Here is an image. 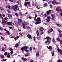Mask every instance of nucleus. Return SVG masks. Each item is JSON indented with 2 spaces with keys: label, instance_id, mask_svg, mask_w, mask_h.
Wrapping results in <instances>:
<instances>
[{
  "label": "nucleus",
  "instance_id": "1",
  "mask_svg": "<svg viewBox=\"0 0 62 62\" xmlns=\"http://www.w3.org/2000/svg\"><path fill=\"white\" fill-rule=\"evenodd\" d=\"M18 7V5H15L14 6H13L12 8L15 11H16L17 10V8Z\"/></svg>",
  "mask_w": 62,
  "mask_h": 62
},
{
  "label": "nucleus",
  "instance_id": "2",
  "mask_svg": "<svg viewBox=\"0 0 62 62\" xmlns=\"http://www.w3.org/2000/svg\"><path fill=\"white\" fill-rule=\"evenodd\" d=\"M57 51L59 53H60V55H62V50L61 49H60L59 48H58Z\"/></svg>",
  "mask_w": 62,
  "mask_h": 62
},
{
  "label": "nucleus",
  "instance_id": "3",
  "mask_svg": "<svg viewBox=\"0 0 62 62\" xmlns=\"http://www.w3.org/2000/svg\"><path fill=\"white\" fill-rule=\"evenodd\" d=\"M18 24H19V25L21 24V23H22V20L21 19H18Z\"/></svg>",
  "mask_w": 62,
  "mask_h": 62
},
{
  "label": "nucleus",
  "instance_id": "4",
  "mask_svg": "<svg viewBox=\"0 0 62 62\" xmlns=\"http://www.w3.org/2000/svg\"><path fill=\"white\" fill-rule=\"evenodd\" d=\"M47 19H46V22L48 23H49L50 21V18H51V17L50 16H47Z\"/></svg>",
  "mask_w": 62,
  "mask_h": 62
},
{
  "label": "nucleus",
  "instance_id": "5",
  "mask_svg": "<svg viewBox=\"0 0 62 62\" xmlns=\"http://www.w3.org/2000/svg\"><path fill=\"white\" fill-rule=\"evenodd\" d=\"M2 23L3 26H5L6 25V22L4 20H3L2 21Z\"/></svg>",
  "mask_w": 62,
  "mask_h": 62
},
{
  "label": "nucleus",
  "instance_id": "6",
  "mask_svg": "<svg viewBox=\"0 0 62 62\" xmlns=\"http://www.w3.org/2000/svg\"><path fill=\"white\" fill-rule=\"evenodd\" d=\"M50 43V41L47 40L45 42V44L46 45H48Z\"/></svg>",
  "mask_w": 62,
  "mask_h": 62
},
{
  "label": "nucleus",
  "instance_id": "7",
  "mask_svg": "<svg viewBox=\"0 0 62 62\" xmlns=\"http://www.w3.org/2000/svg\"><path fill=\"white\" fill-rule=\"evenodd\" d=\"M8 15L9 18L10 19L12 18V16L10 14H8Z\"/></svg>",
  "mask_w": 62,
  "mask_h": 62
},
{
  "label": "nucleus",
  "instance_id": "8",
  "mask_svg": "<svg viewBox=\"0 0 62 62\" xmlns=\"http://www.w3.org/2000/svg\"><path fill=\"white\" fill-rule=\"evenodd\" d=\"M7 24L9 25H12V22H9L6 23Z\"/></svg>",
  "mask_w": 62,
  "mask_h": 62
},
{
  "label": "nucleus",
  "instance_id": "9",
  "mask_svg": "<svg viewBox=\"0 0 62 62\" xmlns=\"http://www.w3.org/2000/svg\"><path fill=\"white\" fill-rule=\"evenodd\" d=\"M39 21H41V19L40 17H38L36 19V22H39Z\"/></svg>",
  "mask_w": 62,
  "mask_h": 62
},
{
  "label": "nucleus",
  "instance_id": "10",
  "mask_svg": "<svg viewBox=\"0 0 62 62\" xmlns=\"http://www.w3.org/2000/svg\"><path fill=\"white\" fill-rule=\"evenodd\" d=\"M27 37L29 39H31L32 38V36H31V35H30V34H28L27 35Z\"/></svg>",
  "mask_w": 62,
  "mask_h": 62
},
{
  "label": "nucleus",
  "instance_id": "11",
  "mask_svg": "<svg viewBox=\"0 0 62 62\" xmlns=\"http://www.w3.org/2000/svg\"><path fill=\"white\" fill-rule=\"evenodd\" d=\"M39 51L37 52L36 54V57H38L39 56Z\"/></svg>",
  "mask_w": 62,
  "mask_h": 62
},
{
  "label": "nucleus",
  "instance_id": "12",
  "mask_svg": "<svg viewBox=\"0 0 62 62\" xmlns=\"http://www.w3.org/2000/svg\"><path fill=\"white\" fill-rule=\"evenodd\" d=\"M6 8H8L10 9H12V7H11L9 5L7 6L6 7Z\"/></svg>",
  "mask_w": 62,
  "mask_h": 62
},
{
  "label": "nucleus",
  "instance_id": "13",
  "mask_svg": "<svg viewBox=\"0 0 62 62\" xmlns=\"http://www.w3.org/2000/svg\"><path fill=\"white\" fill-rule=\"evenodd\" d=\"M44 30V28L42 27L40 28L39 30L40 31H43Z\"/></svg>",
  "mask_w": 62,
  "mask_h": 62
},
{
  "label": "nucleus",
  "instance_id": "14",
  "mask_svg": "<svg viewBox=\"0 0 62 62\" xmlns=\"http://www.w3.org/2000/svg\"><path fill=\"white\" fill-rule=\"evenodd\" d=\"M36 34L37 35V36L38 37L39 36V31L37 30L36 31Z\"/></svg>",
  "mask_w": 62,
  "mask_h": 62
},
{
  "label": "nucleus",
  "instance_id": "15",
  "mask_svg": "<svg viewBox=\"0 0 62 62\" xmlns=\"http://www.w3.org/2000/svg\"><path fill=\"white\" fill-rule=\"evenodd\" d=\"M56 10L57 11L60 12V11H62V10L61 9H59L58 8H56Z\"/></svg>",
  "mask_w": 62,
  "mask_h": 62
},
{
  "label": "nucleus",
  "instance_id": "16",
  "mask_svg": "<svg viewBox=\"0 0 62 62\" xmlns=\"http://www.w3.org/2000/svg\"><path fill=\"white\" fill-rule=\"evenodd\" d=\"M47 32L48 34H50L51 32V30L49 29L47 31Z\"/></svg>",
  "mask_w": 62,
  "mask_h": 62
},
{
  "label": "nucleus",
  "instance_id": "17",
  "mask_svg": "<svg viewBox=\"0 0 62 62\" xmlns=\"http://www.w3.org/2000/svg\"><path fill=\"white\" fill-rule=\"evenodd\" d=\"M51 12V10H49L48 11H47V14H46L47 15H48H48H49L50 14V13Z\"/></svg>",
  "mask_w": 62,
  "mask_h": 62
},
{
  "label": "nucleus",
  "instance_id": "18",
  "mask_svg": "<svg viewBox=\"0 0 62 62\" xmlns=\"http://www.w3.org/2000/svg\"><path fill=\"white\" fill-rule=\"evenodd\" d=\"M21 59H22V60H23V61H26L27 60V59H26L23 57Z\"/></svg>",
  "mask_w": 62,
  "mask_h": 62
},
{
  "label": "nucleus",
  "instance_id": "19",
  "mask_svg": "<svg viewBox=\"0 0 62 62\" xmlns=\"http://www.w3.org/2000/svg\"><path fill=\"white\" fill-rule=\"evenodd\" d=\"M19 46V44H16V45H15V47L16 48H17Z\"/></svg>",
  "mask_w": 62,
  "mask_h": 62
},
{
  "label": "nucleus",
  "instance_id": "20",
  "mask_svg": "<svg viewBox=\"0 0 62 62\" xmlns=\"http://www.w3.org/2000/svg\"><path fill=\"white\" fill-rule=\"evenodd\" d=\"M0 50L1 51H5V49L4 48H2L0 49Z\"/></svg>",
  "mask_w": 62,
  "mask_h": 62
},
{
  "label": "nucleus",
  "instance_id": "21",
  "mask_svg": "<svg viewBox=\"0 0 62 62\" xmlns=\"http://www.w3.org/2000/svg\"><path fill=\"white\" fill-rule=\"evenodd\" d=\"M46 39L47 40H51V38L49 37H46Z\"/></svg>",
  "mask_w": 62,
  "mask_h": 62
},
{
  "label": "nucleus",
  "instance_id": "22",
  "mask_svg": "<svg viewBox=\"0 0 62 62\" xmlns=\"http://www.w3.org/2000/svg\"><path fill=\"white\" fill-rule=\"evenodd\" d=\"M61 40L60 39H59L58 38H57L56 39V40H57V41H60Z\"/></svg>",
  "mask_w": 62,
  "mask_h": 62
},
{
  "label": "nucleus",
  "instance_id": "23",
  "mask_svg": "<svg viewBox=\"0 0 62 62\" xmlns=\"http://www.w3.org/2000/svg\"><path fill=\"white\" fill-rule=\"evenodd\" d=\"M41 22L39 21V22H36L35 23V24L36 25L38 24H39V23H41Z\"/></svg>",
  "mask_w": 62,
  "mask_h": 62
},
{
  "label": "nucleus",
  "instance_id": "24",
  "mask_svg": "<svg viewBox=\"0 0 62 62\" xmlns=\"http://www.w3.org/2000/svg\"><path fill=\"white\" fill-rule=\"evenodd\" d=\"M21 50L22 51H23L24 50V47H23L21 48Z\"/></svg>",
  "mask_w": 62,
  "mask_h": 62
},
{
  "label": "nucleus",
  "instance_id": "25",
  "mask_svg": "<svg viewBox=\"0 0 62 62\" xmlns=\"http://www.w3.org/2000/svg\"><path fill=\"white\" fill-rule=\"evenodd\" d=\"M24 48L25 49H26L28 48V46H25L24 47Z\"/></svg>",
  "mask_w": 62,
  "mask_h": 62
},
{
  "label": "nucleus",
  "instance_id": "26",
  "mask_svg": "<svg viewBox=\"0 0 62 62\" xmlns=\"http://www.w3.org/2000/svg\"><path fill=\"white\" fill-rule=\"evenodd\" d=\"M54 51H53V52L52 53V56H54Z\"/></svg>",
  "mask_w": 62,
  "mask_h": 62
},
{
  "label": "nucleus",
  "instance_id": "27",
  "mask_svg": "<svg viewBox=\"0 0 62 62\" xmlns=\"http://www.w3.org/2000/svg\"><path fill=\"white\" fill-rule=\"evenodd\" d=\"M7 11L8 13H10V10L9 9H8L7 10Z\"/></svg>",
  "mask_w": 62,
  "mask_h": 62
},
{
  "label": "nucleus",
  "instance_id": "28",
  "mask_svg": "<svg viewBox=\"0 0 62 62\" xmlns=\"http://www.w3.org/2000/svg\"><path fill=\"white\" fill-rule=\"evenodd\" d=\"M26 28L28 29H30V27L28 26H27L26 27Z\"/></svg>",
  "mask_w": 62,
  "mask_h": 62
},
{
  "label": "nucleus",
  "instance_id": "29",
  "mask_svg": "<svg viewBox=\"0 0 62 62\" xmlns=\"http://www.w3.org/2000/svg\"><path fill=\"white\" fill-rule=\"evenodd\" d=\"M24 5L25 7H27V2H25Z\"/></svg>",
  "mask_w": 62,
  "mask_h": 62
},
{
  "label": "nucleus",
  "instance_id": "30",
  "mask_svg": "<svg viewBox=\"0 0 62 62\" xmlns=\"http://www.w3.org/2000/svg\"><path fill=\"white\" fill-rule=\"evenodd\" d=\"M7 31V34H8V35H10V34L9 33V31Z\"/></svg>",
  "mask_w": 62,
  "mask_h": 62
},
{
  "label": "nucleus",
  "instance_id": "31",
  "mask_svg": "<svg viewBox=\"0 0 62 62\" xmlns=\"http://www.w3.org/2000/svg\"><path fill=\"white\" fill-rule=\"evenodd\" d=\"M57 62H62V60L59 59L57 61Z\"/></svg>",
  "mask_w": 62,
  "mask_h": 62
},
{
  "label": "nucleus",
  "instance_id": "32",
  "mask_svg": "<svg viewBox=\"0 0 62 62\" xmlns=\"http://www.w3.org/2000/svg\"><path fill=\"white\" fill-rule=\"evenodd\" d=\"M52 47H51V46H49L48 48V49H49V50H52Z\"/></svg>",
  "mask_w": 62,
  "mask_h": 62
},
{
  "label": "nucleus",
  "instance_id": "33",
  "mask_svg": "<svg viewBox=\"0 0 62 62\" xmlns=\"http://www.w3.org/2000/svg\"><path fill=\"white\" fill-rule=\"evenodd\" d=\"M56 1H55V0H53V1H52V3H53L54 4L55 3Z\"/></svg>",
  "mask_w": 62,
  "mask_h": 62
},
{
  "label": "nucleus",
  "instance_id": "34",
  "mask_svg": "<svg viewBox=\"0 0 62 62\" xmlns=\"http://www.w3.org/2000/svg\"><path fill=\"white\" fill-rule=\"evenodd\" d=\"M0 56L1 57V58H4V56H3V55H0Z\"/></svg>",
  "mask_w": 62,
  "mask_h": 62
},
{
  "label": "nucleus",
  "instance_id": "35",
  "mask_svg": "<svg viewBox=\"0 0 62 62\" xmlns=\"http://www.w3.org/2000/svg\"><path fill=\"white\" fill-rule=\"evenodd\" d=\"M58 29V32H59L60 33L61 32V31L60 29Z\"/></svg>",
  "mask_w": 62,
  "mask_h": 62
},
{
  "label": "nucleus",
  "instance_id": "36",
  "mask_svg": "<svg viewBox=\"0 0 62 62\" xmlns=\"http://www.w3.org/2000/svg\"><path fill=\"white\" fill-rule=\"evenodd\" d=\"M56 25H57V26H59V27H60V26H61V25L60 24H59L56 23Z\"/></svg>",
  "mask_w": 62,
  "mask_h": 62
},
{
  "label": "nucleus",
  "instance_id": "37",
  "mask_svg": "<svg viewBox=\"0 0 62 62\" xmlns=\"http://www.w3.org/2000/svg\"><path fill=\"white\" fill-rule=\"evenodd\" d=\"M30 51L31 52V51H32V49H33V47H30Z\"/></svg>",
  "mask_w": 62,
  "mask_h": 62
},
{
  "label": "nucleus",
  "instance_id": "38",
  "mask_svg": "<svg viewBox=\"0 0 62 62\" xmlns=\"http://www.w3.org/2000/svg\"><path fill=\"white\" fill-rule=\"evenodd\" d=\"M7 54H8V52H5L4 54V55H7Z\"/></svg>",
  "mask_w": 62,
  "mask_h": 62
},
{
  "label": "nucleus",
  "instance_id": "39",
  "mask_svg": "<svg viewBox=\"0 0 62 62\" xmlns=\"http://www.w3.org/2000/svg\"><path fill=\"white\" fill-rule=\"evenodd\" d=\"M55 41V40H54V39L53 38V43H54V41Z\"/></svg>",
  "mask_w": 62,
  "mask_h": 62
},
{
  "label": "nucleus",
  "instance_id": "40",
  "mask_svg": "<svg viewBox=\"0 0 62 62\" xmlns=\"http://www.w3.org/2000/svg\"><path fill=\"white\" fill-rule=\"evenodd\" d=\"M30 4H31V3L29 2H27V4H28V5H30Z\"/></svg>",
  "mask_w": 62,
  "mask_h": 62
},
{
  "label": "nucleus",
  "instance_id": "41",
  "mask_svg": "<svg viewBox=\"0 0 62 62\" xmlns=\"http://www.w3.org/2000/svg\"><path fill=\"white\" fill-rule=\"evenodd\" d=\"M4 20H6V21H7V20H8V18L7 17H5L4 18Z\"/></svg>",
  "mask_w": 62,
  "mask_h": 62
},
{
  "label": "nucleus",
  "instance_id": "42",
  "mask_svg": "<svg viewBox=\"0 0 62 62\" xmlns=\"http://www.w3.org/2000/svg\"><path fill=\"white\" fill-rule=\"evenodd\" d=\"M62 36V34H59V37H60V38H61Z\"/></svg>",
  "mask_w": 62,
  "mask_h": 62
},
{
  "label": "nucleus",
  "instance_id": "43",
  "mask_svg": "<svg viewBox=\"0 0 62 62\" xmlns=\"http://www.w3.org/2000/svg\"><path fill=\"white\" fill-rule=\"evenodd\" d=\"M23 29H25V25H23Z\"/></svg>",
  "mask_w": 62,
  "mask_h": 62
},
{
  "label": "nucleus",
  "instance_id": "44",
  "mask_svg": "<svg viewBox=\"0 0 62 62\" xmlns=\"http://www.w3.org/2000/svg\"><path fill=\"white\" fill-rule=\"evenodd\" d=\"M13 50H12L11 52H10V53L11 54H13Z\"/></svg>",
  "mask_w": 62,
  "mask_h": 62
},
{
  "label": "nucleus",
  "instance_id": "45",
  "mask_svg": "<svg viewBox=\"0 0 62 62\" xmlns=\"http://www.w3.org/2000/svg\"><path fill=\"white\" fill-rule=\"evenodd\" d=\"M1 39L2 40H4V38L2 36H1Z\"/></svg>",
  "mask_w": 62,
  "mask_h": 62
},
{
  "label": "nucleus",
  "instance_id": "46",
  "mask_svg": "<svg viewBox=\"0 0 62 62\" xmlns=\"http://www.w3.org/2000/svg\"><path fill=\"white\" fill-rule=\"evenodd\" d=\"M15 14L16 15V16H17L19 15V14H17L16 13H15Z\"/></svg>",
  "mask_w": 62,
  "mask_h": 62
},
{
  "label": "nucleus",
  "instance_id": "47",
  "mask_svg": "<svg viewBox=\"0 0 62 62\" xmlns=\"http://www.w3.org/2000/svg\"><path fill=\"white\" fill-rule=\"evenodd\" d=\"M7 58H9L10 57V55H8V56H7Z\"/></svg>",
  "mask_w": 62,
  "mask_h": 62
},
{
  "label": "nucleus",
  "instance_id": "48",
  "mask_svg": "<svg viewBox=\"0 0 62 62\" xmlns=\"http://www.w3.org/2000/svg\"><path fill=\"white\" fill-rule=\"evenodd\" d=\"M59 41L60 43V44H62V40H61Z\"/></svg>",
  "mask_w": 62,
  "mask_h": 62
},
{
  "label": "nucleus",
  "instance_id": "49",
  "mask_svg": "<svg viewBox=\"0 0 62 62\" xmlns=\"http://www.w3.org/2000/svg\"><path fill=\"white\" fill-rule=\"evenodd\" d=\"M37 39H38V40H40V39H39L40 38L39 37H37Z\"/></svg>",
  "mask_w": 62,
  "mask_h": 62
},
{
  "label": "nucleus",
  "instance_id": "50",
  "mask_svg": "<svg viewBox=\"0 0 62 62\" xmlns=\"http://www.w3.org/2000/svg\"><path fill=\"white\" fill-rule=\"evenodd\" d=\"M47 1L48 3H50L51 2V0H47Z\"/></svg>",
  "mask_w": 62,
  "mask_h": 62
},
{
  "label": "nucleus",
  "instance_id": "51",
  "mask_svg": "<svg viewBox=\"0 0 62 62\" xmlns=\"http://www.w3.org/2000/svg\"><path fill=\"white\" fill-rule=\"evenodd\" d=\"M2 27H1L0 26V30H1L2 31Z\"/></svg>",
  "mask_w": 62,
  "mask_h": 62
},
{
  "label": "nucleus",
  "instance_id": "52",
  "mask_svg": "<svg viewBox=\"0 0 62 62\" xmlns=\"http://www.w3.org/2000/svg\"><path fill=\"white\" fill-rule=\"evenodd\" d=\"M9 50L10 51H12V48H10L9 49Z\"/></svg>",
  "mask_w": 62,
  "mask_h": 62
},
{
  "label": "nucleus",
  "instance_id": "53",
  "mask_svg": "<svg viewBox=\"0 0 62 62\" xmlns=\"http://www.w3.org/2000/svg\"><path fill=\"white\" fill-rule=\"evenodd\" d=\"M22 24V25H26V23L25 24H24V23H23Z\"/></svg>",
  "mask_w": 62,
  "mask_h": 62
},
{
  "label": "nucleus",
  "instance_id": "54",
  "mask_svg": "<svg viewBox=\"0 0 62 62\" xmlns=\"http://www.w3.org/2000/svg\"><path fill=\"white\" fill-rule=\"evenodd\" d=\"M0 16L1 18H2V19H3V16H2V15H1V14H0Z\"/></svg>",
  "mask_w": 62,
  "mask_h": 62
},
{
  "label": "nucleus",
  "instance_id": "55",
  "mask_svg": "<svg viewBox=\"0 0 62 62\" xmlns=\"http://www.w3.org/2000/svg\"><path fill=\"white\" fill-rule=\"evenodd\" d=\"M7 61V59H3V60L2 61Z\"/></svg>",
  "mask_w": 62,
  "mask_h": 62
},
{
  "label": "nucleus",
  "instance_id": "56",
  "mask_svg": "<svg viewBox=\"0 0 62 62\" xmlns=\"http://www.w3.org/2000/svg\"><path fill=\"white\" fill-rule=\"evenodd\" d=\"M19 38V36H16V39H18Z\"/></svg>",
  "mask_w": 62,
  "mask_h": 62
},
{
  "label": "nucleus",
  "instance_id": "57",
  "mask_svg": "<svg viewBox=\"0 0 62 62\" xmlns=\"http://www.w3.org/2000/svg\"><path fill=\"white\" fill-rule=\"evenodd\" d=\"M51 16H52V17H55V16H54V15H51Z\"/></svg>",
  "mask_w": 62,
  "mask_h": 62
},
{
  "label": "nucleus",
  "instance_id": "58",
  "mask_svg": "<svg viewBox=\"0 0 62 62\" xmlns=\"http://www.w3.org/2000/svg\"><path fill=\"white\" fill-rule=\"evenodd\" d=\"M52 18L53 21H54V17H52Z\"/></svg>",
  "mask_w": 62,
  "mask_h": 62
},
{
  "label": "nucleus",
  "instance_id": "59",
  "mask_svg": "<svg viewBox=\"0 0 62 62\" xmlns=\"http://www.w3.org/2000/svg\"><path fill=\"white\" fill-rule=\"evenodd\" d=\"M19 34H20V35H21V36H23V35H22V33H19Z\"/></svg>",
  "mask_w": 62,
  "mask_h": 62
},
{
  "label": "nucleus",
  "instance_id": "60",
  "mask_svg": "<svg viewBox=\"0 0 62 62\" xmlns=\"http://www.w3.org/2000/svg\"><path fill=\"white\" fill-rule=\"evenodd\" d=\"M43 16L45 17H47V15H46V14H44Z\"/></svg>",
  "mask_w": 62,
  "mask_h": 62
},
{
  "label": "nucleus",
  "instance_id": "61",
  "mask_svg": "<svg viewBox=\"0 0 62 62\" xmlns=\"http://www.w3.org/2000/svg\"><path fill=\"white\" fill-rule=\"evenodd\" d=\"M44 5L45 6H47V3H45L44 4Z\"/></svg>",
  "mask_w": 62,
  "mask_h": 62
},
{
  "label": "nucleus",
  "instance_id": "62",
  "mask_svg": "<svg viewBox=\"0 0 62 62\" xmlns=\"http://www.w3.org/2000/svg\"><path fill=\"white\" fill-rule=\"evenodd\" d=\"M55 4H59V3H58V2H55Z\"/></svg>",
  "mask_w": 62,
  "mask_h": 62
},
{
  "label": "nucleus",
  "instance_id": "63",
  "mask_svg": "<svg viewBox=\"0 0 62 62\" xmlns=\"http://www.w3.org/2000/svg\"><path fill=\"white\" fill-rule=\"evenodd\" d=\"M14 39L15 40H16H16H17V39H16V37H15L14 38Z\"/></svg>",
  "mask_w": 62,
  "mask_h": 62
},
{
  "label": "nucleus",
  "instance_id": "64",
  "mask_svg": "<svg viewBox=\"0 0 62 62\" xmlns=\"http://www.w3.org/2000/svg\"><path fill=\"white\" fill-rule=\"evenodd\" d=\"M34 61L33 60H31L30 62H33Z\"/></svg>",
  "mask_w": 62,
  "mask_h": 62
}]
</instances>
